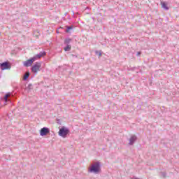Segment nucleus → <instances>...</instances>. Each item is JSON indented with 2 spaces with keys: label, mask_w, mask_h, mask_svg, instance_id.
<instances>
[{
  "label": "nucleus",
  "mask_w": 179,
  "mask_h": 179,
  "mask_svg": "<svg viewBox=\"0 0 179 179\" xmlns=\"http://www.w3.org/2000/svg\"><path fill=\"white\" fill-rule=\"evenodd\" d=\"M58 134L62 138H66V135L69 134V129L63 127L59 129Z\"/></svg>",
  "instance_id": "f257e3e1"
},
{
  "label": "nucleus",
  "mask_w": 179,
  "mask_h": 179,
  "mask_svg": "<svg viewBox=\"0 0 179 179\" xmlns=\"http://www.w3.org/2000/svg\"><path fill=\"white\" fill-rule=\"evenodd\" d=\"M41 69V63L36 62L32 67H31V71L34 73H37L38 72H40V69Z\"/></svg>",
  "instance_id": "f03ea898"
},
{
  "label": "nucleus",
  "mask_w": 179,
  "mask_h": 179,
  "mask_svg": "<svg viewBox=\"0 0 179 179\" xmlns=\"http://www.w3.org/2000/svg\"><path fill=\"white\" fill-rule=\"evenodd\" d=\"M90 173H99V171H100V165L98 163L92 165L90 168Z\"/></svg>",
  "instance_id": "7ed1b4c3"
},
{
  "label": "nucleus",
  "mask_w": 179,
  "mask_h": 179,
  "mask_svg": "<svg viewBox=\"0 0 179 179\" xmlns=\"http://www.w3.org/2000/svg\"><path fill=\"white\" fill-rule=\"evenodd\" d=\"M0 67L1 71H5L6 69H10V65L9 64V62H5L3 63L0 64Z\"/></svg>",
  "instance_id": "20e7f679"
},
{
  "label": "nucleus",
  "mask_w": 179,
  "mask_h": 179,
  "mask_svg": "<svg viewBox=\"0 0 179 179\" xmlns=\"http://www.w3.org/2000/svg\"><path fill=\"white\" fill-rule=\"evenodd\" d=\"M50 134V129L47 127H43L40 131V135L41 136H45L46 135H48Z\"/></svg>",
  "instance_id": "39448f33"
},
{
  "label": "nucleus",
  "mask_w": 179,
  "mask_h": 179,
  "mask_svg": "<svg viewBox=\"0 0 179 179\" xmlns=\"http://www.w3.org/2000/svg\"><path fill=\"white\" fill-rule=\"evenodd\" d=\"M34 59L32 57L24 62V66H31L33 65V62H34Z\"/></svg>",
  "instance_id": "423d86ee"
},
{
  "label": "nucleus",
  "mask_w": 179,
  "mask_h": 179,
  "mask_svg": "<svg viewBox=\"0 0 179 179\" xmlns=\"http://www.w3.org/2000/svg\"><path fill=\"white\" fill-rule=\"evenodd\" d=\"M45 52H41L39 54L35 55L34 57V61H37V59H40V58H41V57H45Z\"/></svg>",
  "instance_id": "0eeeda50"
},
{
  "label": "nucleus",
  "mask_w": 179,
  "mask_h": 179,
  "mask_svg": "<svg viewBox=\"0 0 179 179\" xmlns=\"http://www.w3.org/2000/svg\"><path fill=\"white\" fill-rule=\"evenodd\" d=\"M168 3L165 1H161V6L163 9H165L166 10H169V6Z\"/></svg>",
  "instance_id": "6e6552de"
},
{
  "label": "nucleus",
  "mask_w": 179,
  "mask_h": 179,
  "mask_svg": "<svg viewBox=\"0 0 179 179\" xmlns=\"http://www.w3.org/2000/svg\"><path fill=\"white\" fill-rule=\"evenodd\" d=\"M136 141V136H133L130 138V145H133L134 143Z\"/></svg>",
  "instance_id": "1a4fd4ad"
},
{
  "label": "nucleus",
  "mask_w": 179,
  "mask_h": 179,
  "mask_svg": "<svg viewBox=\"0 0 179 179\" xmlns=\"http://www.w3.org/2000/svg\"><path fill=\"white\" fill-rule=\"evenodd\" d=\"M29 76H30V72L27 71L22 78L23 80H27Z\"/></svg>",
  "instance_id": "9d476101"
},
{
  "label": "nucleus",
  "mask_w": 179,
  "mask_h": 179,
  "mask_svg": "<svg viewBox=\"0 0 179 179\" xmlns=\"http://www.w3.org/2000/svg\"><path fill=\"white\" fill-rule=\"evenodd\" d=\"M64 51H71V45H68L64 48Z\"/></svg>",
  "instance_id": "9b49d317"
},
{
  "label": "nucleus",
  "mask_w": 179,
  "mask_h": 179,
  "mask_svg": "<svg viewBox=\"0 0 179 179\" xmlns=\"http://www.w3.org/2000/svg\"><path fill=\"white\" fill-rule=\"evenodd\" d=\"M10 94H6V96H5V97H4L5 101H8V98L10 97Z\"/></svg>",
  "instance_id": "f8f14e48"
},
{
  "label": "nucleus",
  "mask_w": 179,
  "mask_h": 179,
  "mask_svg": "<svg viewBox=\"0 0 179 179\" xmlns=\"http://www.w3.org/2000/svg\"><path fill=\"white\" fill-rule=\"evenodd\" d=\"M72 30V27H69L66 30V33H69V31Z\"/></svg>",
  "instance_id": "ddd939ff"
},
{
  "label": "nucleus",
  "mask_w": 179,
  "mask_h": 179,
  "mask_svg": "<svg viewBox=\"0 0 179 179\" xmlns=\"http://www.w3.org/2000/svg\"><path fill=\"white\" fill-rule=\"evenodd\" d=\"M136 55H137V57H139V55H141V52H138Z\"/></svg>",
  "instance_id": "4468645a"
}]
</instances>
